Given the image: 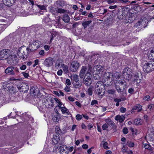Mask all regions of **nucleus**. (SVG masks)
Listing matches in <instances>:
<instances>
[{
  "label": "nucleus",
  "mask_w": 154,
  "mask_h": 154,
  "mask_svg": "<svg viewBox=\"0 0 154 154\" xmlns=\"http://www.w3.org/2000/svg\"><path fill=\"white\" fill-rule=\"evenodd\" d=\"M17 88L20 92L24 93L27 92L29 89L28 85L24 82H22L19 86H18Z\"/></svg>",
  "instance_id": "nucleus-10"
},
{
  "label": "nucleus",
  "mask_w": 154,
  "mask_h": 154,
  "mask_svg": "<svg viewBox=\"0 0 154 154\" xmlns=\"http://www.w3.org/2000/svg\"><path fill=\"white\" fill-rule=\"evenodd\" d=\"M35 5H36L41 10L46 9V7L45 5H38L37 4H36Z\"/></svg>",
  "instance_id": "nucleus-46"
},
{
  "label": "nucleus",
  "mask_w": 154,
  "mask_h": 154,
  "mask_svg": "<svg viewBox=\"0 0 154 154\" xmlns=\"http://www.w3.org/2000/svg\"><path fill=\"white\" fill-rule=\"evenodd\" d=\"M93 87L90 86L87 90V92L89 96H91L92 94Z\"/></svg>",
  "instance_id": "nucleus-42"
},
{
  "label": "nucleus",
  "mask_w": 154,
  "mask_h": 154,
  "mask_svg": "<svg viewBox=\"0 0 154 154\" xmlns=\"http://www.w3.org/2000/svg\"><path fill=\"white\" fill-rule=\"evenodd\" d=\"M16 150L14 147H12L9 149L6 148V151L5 153L7 154H14L16 152Z\"/></svg>",
  "instance_id": "nucleus-24"
},
{
  "label": "nucleus",
  "mask_w": 154,
  "mask_h": 154,
  "mask_svg": "<svg viewBox=\"0 0 154 154\" xmlns=\"http://www.w3.org/2000/svg\"><path fill=\"white\" fill-rule=\"evenodd\" d=\"M128 149V147L126 146L125 145H124L123 147L122 148V152L124 153L125 152H127V150Z\"/></svg>",
  "instance_id": "nucleus-55"
},
{
  "label": "nucleus",
  "mask_w": 154,
  "mask_h": 154,
  "mask_svg": "<svg viewBox=\"0 0 154 154\" xmlns=\"http://www.w3.org/2000/svg\"><path fill=\"white\" fill-rule=\"evenodd\" d=\"M92 22L91 20H88L85 21V22H83L82 25L84 29H85L87 27L89 26V24Z\"/></svg>",
  "instance_id": "nucleus-34"
},
{
  "label": "nucleus",
  "mask_w": 154,
  "mask_h": 154,
  "mask_svg": "<svg viewBox=\"0 0 154 154\" xmlns=\"http://www.w3.org/2000/svg\"><path fill=\"white\" fill-rule=\"evenodd\" d=\"M108 127V125L106 122L103 124L102 126V128L104 130H106Z\"/></svg>",
  "instance_id": "nucleus-58"
},
{
  "label": "nucleus",
  "mask_w": 154,
  "mask_h": 154,
  "mask_svg": "<svg viewBox=\"0 0 154 154\" xmlns=\"http://www.w3.org/2000/svg\"><path fill=\"white\" fill-rule=\"evenodd\" d=\"M87 69L86 66H83L82 67L79 73V76L80 78L82 79L83 78Z\"/></svg>",
  "instance_id": "nucleus-19"
},
{
  "label": "nucleus",
  "mask_w": 154,
  "mask_h": 154,
  "mask_svg": "<svg viewBox=\"0 0 154 154\" xmlns=\"http://www.w3.org/2000/svg\"><path fill=\"white\" fill-rule=\"evenodd\" d=\"M82 118V116L80 114H77L76 116V119L78 120H80Z\"/></svg>",
  "instance_id": "nucleus-60"
},
{
  "label": "nucleus",
  "mask_w": 154,
  "mask_h": 154,
  "mask_svg": "<svg viewBox=\"0 0 154 154\" xmlns=\"http://www.w3.org/2000/svg\"><path fill=\"white\" fill-rule=\"evenodd\" d=\"M37 49L36 47L32 43L29 45V46L26 48V50L29 53L30 52L34 51Z\"/></svg>",
  "instance_id": "nucleus-16"
},
{
  "label": "nucleus",
  "mask_w": 154,
  "mask_h": 154,
  "mask_svg": "<svg viewBox=\"0 0 154 154\" xmlns=\"http://www.w3.org/2000/svg\"><path fill=\"white\" fill-rule=\"evenodd\" d=\"M58 17L56 20L55 25L59 28H62L64 26L63 24L60 21V17L59 16Z\"/></svg>",
  "instance_id": "nucleus-22"
},
{
  "label": "nucleus",
  "mask_w": 154,
  "mask_h": 154,
  "mask_svg": "<svg viewBox=\"0 0 154 154\" xmlns=\"http://www.w3.org/2000/svg\"><path fill=\"white\" fill-rule=\"evenodd\" d=\"M122 75L125 79L128 80L131 79L132 76V69L128 67L125 68L123 70Z\"/></svg>",
  "instance_id": "nucleus-4"
},
{
  "label": "nucleus",
  "mask_w": 154,
  "mask_h": 154,
  "mask_svg": "<svg viewBox=\"0 0 154 154\" xmlns=\"http://www.w3.org/2000/svg\"><path fill=\"white\" fill-rule=\"evenodd\" d=\"M66 11L63 9L57 8V13H64Z\"/></svg>",
  "instance_id": "nucleus-53"
},
{
  "label": "nucleus",
  "mask_w": 154,
  "mask_h": 154,
  "mask_svg": "<svg viewBox=\"0 0 154 154\" xmlns=\"http://www.w3.org/2000/svg\"><path fill=\"white\" fill-rule=\"evenodd\" d=\"M142 66L144 72L149 73L154 70V61H150L148 62L144 61L142 63Z\"/></svg>",
  "instance_id": "nucleus-1"
},
{
  "label": "nucleus",
  "mask_w": 154,
  "mask_h": 154,
  "mask_svg": "<svg viewBox=\"0 0 154 154\" xmlns=\"http://www.w3.org/2000/svg\"><path fill=\"white\" fill-rule=\"evenodd\" d=\"M60 154H68V148L66 145H62L60 146Z\"/></svg>",
  "instance_id": "nucleus-13"
},
{
  "label": "nucleus",
  "mask_w": 154,
  "mask_h": 154,
  "mask_svg": "<svg viewBox=\"0 0 154 154\" xmlns=\"http://www.w3.org/2000/svg\"><path fill=\"white\" fill-rule=\"evenodd\" d=\"M63 20L65 22H69L70 20V18L69 16L67 14L64 15L63 17Z\"/></svg>",
  "instance_id": "nucleus-38"
},
{
  "label": "nucleus",
  "mask_w": 154,
  "mask_h": 154,
  "mask_svg": "<svg viewBox=\"0 0 154 154\" xmlns=\"http://www.w3.org/2000/svg\"><path fill=\"white\" fill-rule=\"evenodd\" d=\"M127 145L129 147H133L134 145V143L131 141H128L127 142Z\"/></svg>",
  "instance_id": "nucleus-52"
},
{
  "label": "nucleus",
  "mask_w": 154,
  "mask_h": 154,
  "mask_svg": "<svg viewBox=\"0 0 154 154\" xmlns=\"http://www.w3.org/2000/svg\"><path fill=\"white\" fill-rule=\"evenodd\" d=\"M123 133L125 134H126L128 132V130L127 128H124L122 130Z\"/></svg>",
  "instance_id": "nucleus-61"
},
{
  "label": "nucleus",
  "mask_w": 154,
  "mask_h": 154,
  "mask_svg": "<svg viewBox=\"0 0 154 154\" xmlns=\"http://www.w3.org/2000/svg\"><path fill=\"white\" fill-rule=\"evenodd\" d=\"M142 123V120L140 119H135V125H141Z\"/></svg>",
  "instance_id": "nucleus-44"
},
{
  "label": "nucleus",
  "mask_w": 154,
  "mask_h": 154,
  "mask_svg": "<svg viewBox=\"0 0 154 154\" xmlns=\"http://www.w3.org/2000/svg\"><path fill=\"white\" fill-rule=\"evenodd\" d=\"M61 66L63 68V70L65 74H67L69 72L68 67V66L63 63H61Z\"/></svg>",
  "instance_id": "nucleus-30"
},
{
  "label": "nucleus",
  "mask_w": 154,
  "mask_h": 154,
  "mask_svg": "<svg viewBox=\"0 0 154 154\" xmlns=\"http://www.w3.org/2000/svg\"><path fill=\"white\" fill-rule=\"evenodd\" d=\"M54 60L51 57H48L45 59L43 64L46 67H49L51 66L53 63Z\"/></svg>",
  "instance_id": "nucleus-12"
},
{
  "label": "nucleus",
  "mask_w": 154,
  "mask_h": 154,
  "mask_svg": "<svg viewBox=\"0 0 154 154\" xmlns=\"http://www.w3.org/2000/svg\"><path fill=\"white\" fill-rule=\"evenodd\" d=\"M32 43L37 48H39L40 47L41 44V42L38 40L34 41L32 42Z\"/></svg>",
  "instance_id": "nucleus-36"
},
{
  "label": "nucleus",
  "mask_w": 154,
  "mask_h": 154,
  "mask_svg": "<svg viewBox=\"0 0 154 154\" xmlns=\"http://www.w3.org/2000/svg\"><path fill=\"white\" fill-rule=\"evenodd\" d=\"M98 104V102L96 100H94L92 101L91 103V105L92 106L94 105V104Z\"/></svg>",
  "instance_id": "nucleus-63"
},
{
  "label": "nucleus",
  "mask_w": 154,
  "mask_h": 154,
  "mask_svg": "<svg viewBox=\"0 0 154 154\" xmlns=\"http://www.w3.org/2000/svg\"><path fill=\"white\" fill-rule=\"evenodd\" d=\"M148 57L150 60H153L154 61V48L150 51V52L148 53Z\"/></svg>",
  "instance_id": "nucleus-26"
},
{
  "label": "nucleus",
  "mask_w": 154,
  "mask_h": 154,
  "mask_svg": "<svg viewBox=\"0 0 154 154\" xmlns=\"http://www.w3.org/2000/svg\"><path fill=\"white\" fill-rule=\"evenodd\" d=\"M54 106V105L53 104H50L48 103L47 104L45 105V107L49 110L51 109Z\"/></svg>",
  "instance_id": "nucleus-50"
},
{
  "label": "nucleus",
  "mask_w": 154,
  "mask_h": 154,
  "mask_svg": "<svg viewBox=\"0 0 154 154\" xmlns=\"http://www.w3.org/2000/svg\"><path fill=\"white\" fill-rule=\"evenodd\" d=\"M52 141V144L53 145H55L57 144V143H58V141L57 140H56V139H53V138Z\"/></svg>",
  "instance_id": "nucleus-62"
},
{
  "label": "nucleus",
  "mask_w": 154,
  "mask_h": 154,
  "mask_svg": "<svg viewBox=\"0 0 154 154\" xmlns=\"http://www.w3.org/2000/svg\"><path fill=\"white\" fill-rule=\"evenodd\" d=\"M15 12L17 15L19 16H22L25 15L24 11L21 7H17L16 8Z\"/></svg>",
  "instance_id": "nucleus-14"
},
{
  "label": "nucleus",
  "mask_w": 154,
  "mask_h": 154,
  "mask_svg": "<svg viewBox=\"0 0 154 154\" xmlns=\"http://www.w3.org/2000/svg\"><path fill=\"white\" fill-rule=\"evenodd\" d=\"M113 75L110 72H108L106 73L104 75V79H105L106 80L108 81L110 79L111 77Z\"/></svg>",
  "instance_id": "nucleus-32"
},
{
  "label": "nucleus",
  "mask_w": 154,
  "mask_h": 154,
  "mask_svg": "<svg viewBox=\"0 0 154 154\" xmlns=\"http://www.w3.org/2000/svg\"><path fill=\"white\" fill-rule=\"evenodd\" d=\"M142 109V106L140 104H137L135 106V110H137V112H139Z\"/></svg>",
  "instance_id": "nucleus-43"
},
{
  "label": "nucleus",
  "mask_w": 154,
  "mask_h": 154,
  "mask_svg": "<svg viewBox=\"0 0 154 154\" xmlns=\"http://www.w3.org/2000/svg\"><path fill=\"white\" fill-rule=\"evenodd\" d=\"M56 132L59 134H60L61 132V131L60 129V127L58 126H57L55 127Z\"/></svg>",
  "instance_id": "nucleus-47"
},
{
  "label": "nucleus",
  "mask_w": 154,
  "mask_h": 154,
  "mask_svg": "<svg viewBox=\"0 0 154 154\" xmlns=\"http://www.w3.org/2000/svg\"><path fill=\"white\" fill-rule=\"evenodd\" d=\"M107 92L108 94H113L115 93V91L114 90L110 89L108 90Z\"/></svg>",
  "instance_id": "nucleus-57"
},
{
  "label": "nucleus",
  "mask_w": 154,
  "mask_h": 154,
  "mask_svg": "<svg viewBox=\"0 0 154 154\" xmlns=\"http://www.w3.org/2000/svg\"><path fill=\"white\" fill-rule=\"evenodd\" d=\"M93 78L95 80H99L102 76V75L101 73H98L97 72L95 73L94 71H93Z\"/></svg>",
  "instance_id": "nucleus-23"
},
{
  "label": "nucleus",
  "mask_w": 154,
  "mask_h": 154,
  "mask_svg": "<svg viewBox=\"0 0 154 154\" xmlns=\"http://www.w3.org/2000/svg\"><path fill=\"white\" fill-rule=\"evenodd\" d=\"M26 51V47L24 45L21 46L19 48L17 52V55L20 59L24 60L27 58L29 56V53L28 51L25 52Z\"/></svg>",
  "instance_id": "nucleus-3"
},
{
  "label": "nucleus",
  "mask_w": 154,
  "mask_h": 154,
  "mask_svg": "<svg viewBox=\"0 0 154 154\" xmlns=\"http://www.w3.org/2000/svg\"><path fill=\"white\" fill-rule=\"evenodd\" d=\"M117 17L120 20L123 19L125 18L122 14H119L117 15Z\"/></svg>",
  "instance_id": "nucleus-54"
},
{
  "label": "nucleus",
  "mask_w": 154,
  "mask_h": 154,
  "mask_svg": "<svg viewBox=\"0 0 154 154\" xmlns=\"http://www.w3.org/2000/svg\"><path fill=\"white\" fill-rule=\"evenodd\" d=\"M14 69V67L12 66H9L5 69V72L6 74L14 75H15V72L13 71Z\"/></svg>",
  "instance_id": "nucleus-15"
},
{
  "label": "nucleus",
  "mask_w": 154,
  "mask_h": 154,
  "mask_svg": "<svg viewBox=\"0 0 154 154\" xmlns=\"http://www.w3.org/2000/svg\"><path fill=\"white\" fill-rule=\"evenodd\" d=\"M50 12L54 15H55L57 13V8L54 7H50L49 10Z\"/></svg>",
  "instance_id": "nucleus-35"
},
{
  "label": "nucleus",
  "mask_w": 154,
  "mask_h": 154,
  "mask_svg": "<svg viewBox=\"0 0 154 154\" xmlns=\"http://www.w3.org/2000/svg\"><path fill=\"white\" fill-rule=\"evenodd\" d=\"M15 1V0H3V3L8 6H11L14 3Z\"/></svg>",
  "instance_id": "nucleus-21"
},
{
  "label": "nucleus",
  "mask_w": 154,
  "mask_h": 154,
  "mask_svg": "<svg viewBox=\"0 0 154 154\" xmlns=\"http://www.w3.org/2000/svg\"><path fill=\"white\" fill-rule=\"evenodd\" d=\"M141 81V79L139 78L138 76H137V75L135 74V82H136V83L137 84V85L140 83Z\"/></svg>",
  "instance_id": "nucleus-48"
},
{
  "label": "nucleus",
  "mask_w": 154,
  "mask_h": 154,
  "mask_svg": "<svg viewBox=\"0 0 154 154\" xmlns=\"http://www.w3.org/2000/svg\"><path fill=\"white\" fill-rule=\"evenodd\" d=\"M10 85L11 84H10L8 83L7 82H5L3 83L2 88H3L5 91H7V90H8V89L9 88Z\"/></svg>",
  "instance_id": "nucleus-31"
},
{
  "label": "nucleus",
  "mask_w": 154,
  "mask_h": 154,
  "mask_svg": "<svg viewBox=\"0 0 154 154\" xmlns=\"http://www.w3.org/2000/svg\"><path fill=\"white\" fill-rule=\"evenodd\" d=\"M129 10L128 8H123L122 11V14L125 17L128 14Z\"/></svg>",
  "instance_id": "nucleus-37"
},
{
  "label": "nucleus",
  "mask_w": 154,
  "mask_h": 154,
  "mask_svg": "<svg viewBox=\"0 0 154 154\" xmlns=\"http://www.w3.org/2000/svg\"><path fill=\"white\" fill-rule=\"evenodd\" d=\"M88 72L87 73H88L89 74H90V72H91L92 71V67L91 66V65H90L89 64L88 65Z\"/></svg>",
  "instance_id": "nucleus-59"
},
{
  "label": "nucleus",
  "mask_w": 154,
  "mask_h": 154,
  "mask_svg": "<svg viewBox=\"0 0 154 154\" xmlns=\"http://www.w3.org/2000/svg\"><path fill=\"white\" fill-rule=\"evenodd\" d=\"M147 110L151 112L154 111V103L149 104L147 106Z\"/></svg>",
  "instance_id": "nucleus-40"
},
{
  "label": "nucleus",
  "mask_w": 154,
  "mask_h": 154,
  "mask_svg": "<svg viewBox=\"0 0 154 154\" xmlns=\"http://www.w3.org/2000/svg\"><path fill=\"white\" fill-rule=\"evenodd\" d=\"M116 120H119L121 123L125 119V117L123 116L117 115L115 118Z\"/></svg>",
  "instance_id": "nucleus-27"
},
{
  "label": "nucleus",
  "mask_w": 154,
  "mask_h": 154,
  "mask_svg": "<svg viewBox=\"0 0 154 154\" xmlns=\"http://www.w3.org/2000/svg\"><path fill=\"white\" fill-rule=\"evenodd\" d=\"M60 115L59 113H54L52 115V119L56 122L59 121L60 119Z\"/></svg>",
  "instance_id": "nucleus-25"
},
{
  "label": "nucleus",
  "mask_w": 154,
  "mask_h": 154,
  "mask_svg": "<svg viewBox=\"0 0 154 154\" xmlns=\"http://www.w3.org/2000/svg\"><path fill=\"white\" fill-rule=\"evenodd\" d=\"M135 1V13H138L139 11L142 10V8L140 5H138V3H136Z\"/></svg>",
  "instance_id": "nucleus-39"
},
{
  "label": "nucleus",
  "mask_w": 154,
  "mask_h": 154,
  "mask_svg": "<svg viewBox=\"0 0 154 154\" xmlns=\"http://www.w3.org/2000/svg\"><path fill=\"white\" fill-rule=\"evenodd\" d=\"M79 66V63L77 61H73L71 63L70 69L71 71L75 72L78 70Z\"/></svg>",
  "instance_id": "nucleus-11"
},
{
  "label": "nucleus",
  "mask_w": 154,
  "mask_h": 154,
  "mask_svg": "<svg viewBox=\"0 0 154 154\" xmlns=\"http://www.w3.org/2000/svg\"><path fill=\"white\" fill-rule=\"evenodd\" d=\"M92 76L91 74L87 73L83 79L84 84L87 86H89L91 85Z\"/></svg>",
  "instance_id": "nucleus-8"
},
{
  "label": "nucleus",
  "mask_w": 154,
  "mask_h": 154,
  "mask_svg": "<svg viewBox=\"0 0 154 154\" xmlns=\"http://www.w3.org/2000/svg\"><path fill=\"white\" fill-rule=\"evenodd\" d=\"M72 81L73 86L76 88H78L82 85L81 82L79 80V76L76 74L73 75Z\"/></svg>",
  "instance_id": "nucleus-7"
},
{
  "label": "nucleus",
  "mask_w": 154,
  "mask_h": 154,
  "mask_svg": "<svg viewBox=\"0 0 154 154\" xmlns=\"http://www.w3.org/2000/svg\"><path fill=\"white\" fill-rule=\"evenodd\" d=\"M38 89H33L32 88L31 90H30L32 92V93L35 95H36L38 93Z\"/></svg>",
  "instance_id": "nucleus-49"
},
{
  "label": "nucleus",
  "mask_w": 154,
  "mask_h": 154,
  "mask_svg": "<svg viewBox=\"0 0 154 154\" xmlns=\"http://www.w3.org/2000/svg\"><path fill=\"white\" fill-rule=\"evenodd\" d=\"M105 91V87L103 83L101 81L98 82L95 85L94 93L98 95H102Z\"/></svg>",
  "instance_id": "nucleus-2"
},
{
  "label": "nucleus",
  "mask_w": 154,
  "mask_h": 154,
  "mask_svg": "<svg viewBox=\"0 0 154 154\" xmlns=\"http://www.w3.org/2000/svg\"><path fill=\"white\" fill-rule=\"evenodd\" d=\"M96 69L97 72L99 73H103V67L100 65H97L96 66Z\"/></svg>",
  "instance_id": "nucleus-28"
},
{
  "label": "nucleus",
  "mask_w": 154,
  "mask_h": 154,
  "mask_svg": "<svg viewBox=\"0 0 154 154\" xmlns=\"http://www.w3.org/2000/svg\"><path fill=\"white\" fill-rule=\"evenodd\" d=\"M144 21H143V20L140 19V20H138L135 24V27H137L139 26H140V25L141 24V25H142V24H144ZM142 26H141V27H138V29H135V31L137 32H139L140 30L142 28Z\"/></svg>",
  "instance_id": "nucleus-17"
},
{
  "label": "nucleus",
  "mask_w": 154,
  "mask_h": 154,
  "mask_svg": "<svg viewBox=\"0 0 154 154\" xmlns=\"http://www.w3.org/2000/svg\"><path fill=\"white\" fill-rule=\"evenodd\" d=\"M144 147L145 149H147L152 151L153 150V148L149 144L145 143L143 144Z\"/></svg>",
  "instance_id": "nucleus-41"
},
{
  "label": "nucleus",
  "mask_w": 154,
  "mask_h": 154,
  "mask_svg": "<svg viewBox=\"0 0 154 154\" xmlns=\"http://www.w3.org/2000/svg\"><path fill=\"white\" fill-rule=\"evenodd\" d=\"M103 146L104 148L106 149H109V147L108 146V143L107 142H105L103 143Z\"/></svg>",
  "instance_id": "nucleus-51"
},
{
  "label": "nucleus",
  "mask_w": 154,
  "mask_h": 154,
  "mask_svg": "<svg viewBox=\"0 0 154 154\" xmlns=\"http://www.w3.org/2000/svg\"><path fill=\"white\" fill-rule=\"evenodd\" d=\"M55 4H56L57 7H62L66 5V2L63 0H58L56 2Z\"/></svg>",
  "instance_id": "nucleus-20"
},
{
  "label": "nucleus",
  "mask_w": 154,
  "mask_h": 154,
  "mask_svg": "<svg viewBox=\"0 0 154 154\" xmlns=\"http://www.w3.org/2000/svg\"><path fill=\"white\" fill-rule=\"evenodd\" d=\"M135 11V7L134 5L131 7V8L129 10V13H131V16H134V11Z\"/></svg>",
  "instance_id": "nucleus-45"
},
{
  "label": "nucleus",
  "mask_w": 154,
  "mask_h": 154,
  "mask_svg": "<svg viewBox=\"0 0 154 154\" xmlns=\"http://www.w3.org/2000/svg\"><path fill=\"white\" fill-rule=\"evenodd\" d=\"M17 59L18 58L16 55L11 54L10 53L7 60L8 64L12 65L16 64L17 63Z\"/></svg>",
  "instance_id": "nucleus-6"
},
{
  "label": "nucleus",
  "mask_w": 154,
  "mask_h": 154,
  "mask_svg": "<svg viewBox=\"0 0 154 154\" xmlns=\"http://www.w3.org/2000/svg\"><path fill=\"white\" fill-rule=\"evenodd\" d=\"M58 107L61 109L63 114H66L67 116L71 115V114L69 112L68 110L66 107H62L60 106H58Z\"/></svg>",
  "instance_id": "nucleus-18"
},
{
  "label": "nucleus",
  "mask_w": 154,
  "mask_h": 154,
  "mask_svg": "<svg viewBox=\"0 0 154 154\" xmlns=\"http://www.w3.org/2000/svg\"><path fill=\"white\" fill-rule=\"evenodd\" d=\"M11 53L10 50L5 49L0 51V60H7Z\"/></svg>",
  "instance_id": "nucleus-5"
},
{
  "label": "nucleus",
  "mask_w": 154,
  "mask_h": 154,
  "mask_svg": "<svg viewBox=\"0 0 154 154\" xmlns=\"http://www.w3.org/2000/svg\"><path fill=\"white\" fill-rule=\"evenodd\" d=\"M16 90V88L10 85L9 88L8 89V90H7V91H8L11 94H12L13 93H14L15 92Z\"/></svg>",
  "instance_id": "nucleus-33"
},
{
  "label": "nucleus",
  "mask_w": 154,
  "mask_h": 154,
  "mask_svg": "<svg viewBox=\"0 0 154 154\" xmlns=\"http://www.w3.org/2000/svg\"><path fill=\"white\" fill-rule=\"evenodd\" d=\"M5 151H6V148L4 149H0V154H7L5 153Z\"/></svg>",
  "instance_id": "nucleus-64"
},
{
  "label": "nucleus",
  "mask_w": 154,
  "mask_h": 154,
  "mask_svg": "<svg viewBox=\"0 0 154 154\" xmlns=\"http://www.w3.org/2000/svg\"><path fill=\"white\" fill-rule=\"evenodd\" d=\"M105 122L107 124L108 126L111 127L113 128L115 126V124L111 119H109L105 120Z\"/></svg>",
  "instance_id": "nucleus-29"
},
{
  "label": "nucleus",
  "mask_w": 154,
  "mask_h": 154,
  "mask_svg": "<svg viewBox=\"0 0 154 154\" xmlns=\"http://www.w3.org/2000/svg\"><path fill=\"white\" fill-rule=\"evenodd\" d=\"M48 37L50 38V40L49 41V44H50L52 42V40L54 39L53 36H52V34L51 32H50L48 35Z\"/></svg>",
  "instance_id": "nucleus-56"
},
{
  "label": "nucleus",
  "mask_w": 154,
  "mask_h": 154,
  "mask_svg": "<svg viewBox=\"0 0 154 154\" xmlns=\"http://www.w3.org/2000/svg\"><path fill=\"white\" fill-rule=\"evenodd\" d=\"M126 85L125 81L118 82L115 85V88L119 92H121L124 89L125 85Z\"/></svg>",
  "instance_id": "nucleus-9"
}]
</instances>
